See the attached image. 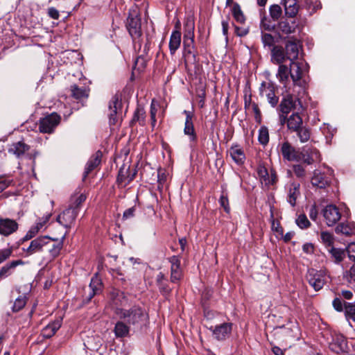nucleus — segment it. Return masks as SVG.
<instances>
[{
  "label": "nucleus",
  "instance_id": "60",
  "mask_svg": "<svg viewBox=\"0 0 355 355\" xmlns=\"http://www.w3.org/2000/svg\"><path fill=\"white\" fill-rule=\"evenodd\" d=\"M332 304H333L334 308L337 311L340 312V311H344V302H343L341 299H340L338 297L335 298L332 302Z\"/></svg>",
  "mask_w": 355,
  "mask_h": 355
},
{
  "label": "nucleus",
  "instance_id": "22",
  "mask_svg": "<svg viewBox=\"0 0 355 355\" xmlns=\"http://www.w3.org/2000/svg\"><path fill=\"white\" fill-rule=\"evenodd\" d=\"M330 183L331 179L327 174L318 169H315L313 171V176L311 178V184L313 187L320 189H324L329 186Z\"/></svg>",
  "mask_w": 355,
  "mask_h": 355
},
{
  "label": "nucleus",
  "instance_id": "57",
  "mask_svg": "<svg viewBox=\"0 0 355 355\" xmlns=\"http://www.w3.org/2000/svg\"><path fill=\"white\" fill-rule=\"evenodd\" d=\"M130 171V167L128 168H125V167L121 168L119 171V175L117 177V182L119 183H122L123 182H127V174Z\"/></svg>",
  "mask_w": 355,
  "mask_h": 355
},
{
  "label": "nucleus",
  "instance_id": "31",
  "mask_svg": "<svg viewBox=\"0 0 355 355\" xmlns=\"http://www.w3.org/2000/svg\"><path fill=\"white\" fill-rule=\"evenodd\" d=\"M282 4L284 8L285 15L288 18H294L297 14L299 6L297 0H282Z\"/></svg>",
  "mask_w": 355,
  "mask_h": 355
},
{
  "label": "nucleus",
  "instance_id": "46",
  "mask_svg": "<svg viewBox=\"0 0 355 355\" xmlns=\"http://www.w3.org/2000/svg\"><path fill=\"white\" fill-rule=\"evenodd\" d=\"M344 312L347 320L355 322V304L344 302Z\"/></svg>",
  "mask_w": 355,
  "mask_h": 355
},
{
  "label": "nucleus",
  "instance_id": "35",
  "mask_svg": "<svg viewBox=\"0 0 355 355\" xmlns=\"http://www.w3.org/2000/svg\"><path fill=\"white\" fill-rule=\"evenodd\" d=\"M130 325L124 320L118 321L114 326V332L116 338H124L129 335Z\"/></svg>",
  "mask_w": 355,
  "mask_h": 355
},
{
  "label": "nucleus",
  "instance_id": "10",
  "mask_svg": "<svg viewBox=\"0 0 355 355\" xmlns=\"http://www.w3.org/2000/svg\"><path fill=\"white\" fill-rule=\"evenodd\" d=\"M298 29L299 24L293 18L282 19L277 26V33L280 37L295 33Z\"/></svg>",
  "mask_w": 355,
  "mask_h": 355
},
{
  "label": "nucleus",
  "instance_id": "33",
  "mask_svg": "<svg viewBox=\"0 0 355 355\" xmlns=\"http://www.w3.org/2000/svg\"><path fill=\"white\" fill-rule=\"evenodd\" d=\"M102 282L99 277L95 276L92 278L89 284L90 291L86 297L87 302H89L96 294H98L102 291Z\"/></svg>",
  "mask_w": 355,
  "mask_h": 355
},
{
  "label": "nucleus",
  "instance_id": "32",
  "mask_svg": "<svg viewBox=\"0 0 355 355\" xmlns=\"http://www.w3.org/2000/svg\"><path fill=\"white\" fill-rule=\"evenodd\" d=\"M63 239H53L50 238V244L46 245V248L49 250V255L52 259H55L59 256L61 250L63 248Z\"/></svg>",
  "mask_w": 355,
  "mask_h": 355
},
{
  "label": "nucleus",
  "instance_id": "25",
  "mask_svg": "<svg viewBox=\"0 0 355 355\" xmlns=\"http://www.w3.org/2000/svg\"><path fill=\"white\" fill-rule=\"evenodd\" d=\"M24 262L21 259L13 260L8 262L0 268V280L6 279L11 275L15 268L19 266L24 265Z\"/></svg>",
  "mask_w": 355,
  "mask_h": 355
},
{
  "label": "nucleus",
  "instance_id": "29",
  "mask_svg": "<svg viewBox=\"0 0 355 355\" xmlns=\"http://www.w3.org/2000/svg\"><path fill=\"white\" fill-rule=\"evenodd\" d=\"M155 282L160 293L164 296L168 295L171 292V288L168 284V279L165 275L159 272L155 277Z\"/></svg>",
  "mask_w": 355,
  "mask_h": 355
},
{
  "label": "nucleus",
  "instance_id": "38",
  "mask_svg": "<svg viewBox=\"0 0 355 355\" xmlns=\"http://www.w3.org/2000/svg\"><path fill=\"white\" fill-rule=\"evenodd\" d=\"M86 198L87 197L84 193L74 194L71 196L69 208H73L78 213L81 205L85 201Z\"/></svg>",
  "mask_w": 355,
  "mask_h": 355
},
{
  "label": "nucleus",
  "instance_id": "53",
  "mask_svg": "<svg viewBox=\"0 0 355 355\" xmlns=\"http://www.w3.org/2000/svg\"><path fill=\"white\" fill-rule=\"evenodd\" d=\"M260 26L266 31H272L275 27V24L272 19H270L267 17L263 16L261 19Z\"/></svg>",
  "mask_w": 355,
  "mask_h": 355
},
{
  "label": "nucleus",
  "instance_id": "5",
  "mask_svg": "<svg viewBox=\"0 0 355 355\" xmlns=\"http://www.w3.org/2000/svg\"><path fill=\"white\" fill-rule=\"evenodd\" d=\"M126 27L134 40L141 36V18L137 7L135 6L130 10Z\"/></svg>",
  "mask_w": 355,
  "mask_h": 355
},
{
  "label": "nucleus",
  "instance_id": "1",
  "mask_svg": "<svg viewBox=\"0 0 355 355\" xmlns=\"http://www.w3.org/2000/svg\"><path fill=\"white\" fill-rule=\"evenodd\" d=\"M276 76L279 83L284 85L285 89L288 87H291L288 85L289 77H291L293 82V88L297 87V94L300 95V94H305L308 86V82L304 76V73L299 62H291L290 68L283 64H279Z\"/></svg>",
  "mask_w": 355,
  "mask_h": 355
},
{
  "label": "nucleus",
  "instance_id": "45",
  "mask_svg": "<svg viewBox=\"0 0 355 355\" xmlns=\"http://www.w3.org/2000/svg\"><path fill=\"white\" fill-rule=\"evenodd\" d=\"M72 96L76 99H81L88 96V90L85 87H79L76 85L71 86Z\"/></svg>",
  "mask_w": 355,
  "mask_h": 355
},
{
  "label": "nucleus",
  "instance_id": "6",
  "mask_svg": "<svg viewBox=\"0 0 355 355\" xmlns=\"http://www.w3.org/2000/svg\"><path fill=\"white\" fill-rule=\"evenodd\" d=\"M122 107L121 98L117 94L113 96L108 105L107 116L110 125H114L118 123L121 117Z\"/></svg>",
  "mask_w": 355,
  "mask_h": 355
},
{
  "label": "nucleus",
  "instance_id": "28",
  "mask_svg": "<svg viewBox=\"0 0 355 355\" xmlns=\"http://www.w3.org/2000/svg\"><path fill=\"white\" fill-rule=\"evenodd\" d=\"M230 157L237 165H242L245 161V155L243 148L238 144L233 145L229 150Z\"/></svg>",
  "mask_w": 355,
  "mask_h": 355
},
{
  "label": "nucleus",
  "instance_id": "63",
  "mask_svg": "<svg viewBox=\"0 0 355 355\" xmlns=\"http://www.w3.org/2000/svg\"><path fill=\"white\" fill-rule=\"evenodd\" d=\"M278 114V121L279 123L281 126L284 125L285 124H288V114H282L281 112H277Z\"/></svg>",
  "mask_w": 355,
  "mask_h": 355
},
{
  "label": "nucleus",
  "instance_id": "27",
  "mask_svg": "<svg viewBox=\"0 0 355 355\" xmlns=\"http://www.w3.org/2000/svg\"><path fill=\"white\" fill-rule=\"evenodd\" d=\"M300 183L295 182H291L288 185L287 201L292 207H294L296 205V200L300 196Z\"/></svg>",
  "mask_w": 355,
  "mask_h": 355
},
{
  "label": "nucleus",
  "instance_id": "56",
  "mask_svg": "<svg viewBox=\"0 0 355 355\" xmlns=\"http://www.w3.org/2000/svg\"><path fill=\"white\" fill-rule=\"evenodd\" d=\"M293 170L295 175L298 178H304L306 176V170L301 164H295L293 166Z\"/></svg>",
  "mask_w": 355,
  "mask_h": 355
},
{
  "label": "nucleus",
  "instance_id": "36",
  "mask_svg": "<svg viewBox=\"0 0 355 355\" xmlns=\"http://www.w3.org/2000/svg\"><path fill=\"white\" fill-rule=\"evenodd\" d=\"M62 322L60 320H57L46 325L42 331L44 338H49L52 337L56 331L60 328Z\"/></svg>",
  "mask_w": 355,
  "mask_h": 355
},
{
  "label": "nucleus",
  "instance_id": "4",
  "mask_svg": "<svg viewBox=\"0 0 355 355\" xmlns=\"http://www.w3.org/2000/svg\"><path fill=\"white\" fill-rule=\"evenodd\" d=\"M295 88L288 87L285 89V94L283 96L280 103L277 107V112L282 114H289L293 110L296 108L297 103L302 107L301 98L302 94L297 93Z\"/></svg>",
  "mask_w": 355,
  "mask_h": 355
},
{
  "label": "nucleus",
  "instance_id": "47",
  "mask_svg": "<svg viewBox=\"0 0 355 355\" xmlns=\"http://www.w3.org/2000/svg\"><path fill=\"white\" fill-rule=\"evenodd\" d=\"M261 42L264 48H267L270 51L275 45V37L270 33H261Z\"/></svg>",
  "mask_w": 355,
  "mask_h": 355
},
{
  "label": "nucleus",
  "instance_id": "55",
  "mask_svg": "<svg viewBox=\"0 0 355 355\" xmlns=\"http://www.w3.org/2000/svg\"><path fill=\"white\" fill-rule=\"evenodd\" d=\"M12 252V247L0 250V264L9 259Z\"/></svg>",
  "mask_w": 355,
  "mask_h": 355
},
{
  "label": "nucleus",
  "instance_id": "49",
  "mask_svg": "<svg viewBox=\"0 0 355 355\" xmlns=\"http://www.w3.org/2000/svg\"><path fill=\"white\" fill-rule=\"evenodd\" d=\"M269 13L273 21H278L282 15V9L278 4H272L269 8Z\"/></svg>",
  "mask_w": 355,
  "mask_h": 355
},
{
  "label": "nucleus",
  "instance_id": "64",
  "mask_svg": "<svg viewBox=\"0 0 355 355\" xmlns=\"http://www.w3.org/2000/svg\"><path fill=\"white\" fill-rule=\"evenodd\" d=\"M347 279L349 282H355V263L347 272Z\"/></svg>",
  "mask_w": 355,
  "mask_h": 355
},
{
  "label": "nucleus",
  "instance_id": "58",
  "mask_svg": "<svg viewBox=\"0 0 355 355\" xmlns=\"http://www.w3.org/2000/svg\"><path fill=\"white\" fill-rule=\"evenodd\" d=\"M219 202L220 206L224 209L226 213H229L230 211V207L229 205V200L227 195H224L223 193L220 196Z\"/></svg>",
  "mask_w": 355,
  "mask_h": 355
},
{
  "label": "nucleus",
  "instance_id": "12",
  "mask_svg": "<svg viewBox=\"0 0 355 355\" xmlns=\"http://www.w3.org/2000/svg\"><path fill=\"white\" fill-rule=\"evenodd\" d=\"M257 173L261 184H264L267 187L275 184L277 182V176L275 170L270 169L269 172L263 164H259L258 166Z\"/></svg>",
  "mask_w": 355,
  "mask_h": 355
},
{
  "label": "nucleus",
  "instance_id": "26",
  "mask_svg": "<svg viewBox=\"0 0 355 355\" xmlns=\"http://www.w3.org/2000/svg\"><path fill=\"white\" fill-rule=\"evenodd\" d=\"M271 60L276 64H283L287 59L286 50L280 45H276L270 51Z\"/></svg>",
  "mask_w": 355,
  "mask_h": 355
},
{
  "label": "nucleus",
  "instance_id": "39",
  "mask_svg": "<svg viewBox=\"0 0 355 355\" xmlns=\"http://www.w3.org/2000/svg\"><path fill=\"white\" fill-rule=\"evenodd\" d=\"M112 299L114 304L116 306V309L121 308L120 306H125L128 304V299L124 293L120 291H113Z\"/></svg>",
  "mask_w": 355,
  "mask_h": 355
},
{
  "label": "nucleus",
  "instance_id": "59",
  "mask_svg": "<svg viewBox=\"0 0 355 355\" xmlns=\"http://www.w3.org/2000/svg\"><path fill=\"white\" fill-rule=\"evenodd\" d=\"M349 259L355 262V243H351L346 248Z\"/></svg>",
  "mask_w": 355,
  "mask_h": 355
},
{
  "label": "nucleus",
  "instance_id": "13",
  "mask_svg": "<svg viewBox=\"0 0 355 355\" xmlns=\"http://www.w3.org/2000/svg\"><path fill=\"white\" fill-rule=\"evenodd\" d=\"M301 160L304 163L311 165L315 162L320 160V152L317 148L313 146H304L299 154Z\"/></svg>",
  "mask_w": 355,
  "mask_h": 355
},
{
  "label": "nucleus",
  "instance_id": "9",
  "mask_svg": "<svg viewBox=\"0 0 355 355\" xmlns=\"http://www.w3.org/2000/svg\"><path fill=\"white\" fill-rule=\"evenodd\" d=\"M49 244V236H39L32 240L30 243L29 246L27 248H23V250L24 252H26V256H31L34 254L42 252L46 248V245Z\"/></svg>",
  "mask_w": 355,
  "mask_h": 355
},
{
  "label": "nucleus",
  "instance_id": "18",
  "mask_svg": "<svg viewBox=\"0 0 355 355\" xmlns=\"http://www.w3.org/2000/svg\"><path fill=\"white\" fill-rule=\"evenodd\" d=\"M78 213L73 208H67L57 218V221L66 228H70L74 223Z\"/></svg>",
  "mask_w": 355,
  "mask_h": 355
},
{
  "label": "nucleus",
  "instance_id": "2",
  "mask_svg": "<svg viewBox=\"0 0 355 355\" xmlns=\"http://www.w3.org/2000/svg\"><path fill=\"white\" fill-rule=\"evenodd\" d=\"M114 313L120 320L136 327H141L149 320L148 311L139 305H134L128 309L116 308Z\"/></svg>",
  "mask_w": 355,
  "mask_h": 355
},
{
  "label": "nucleus",
  "instance_id": "43",
  "mask_svg": "<svg viewBox=\"0 0 355 355\" xmlns=\"http://www.w3.org/2000/svg\"><path fill=\"white\" fill-rule=\"evenodd\" d=\"M232 13L236 22L241 24L245 22V17L238 3H234L233 4Z\"/></svg>",
  "mask_w": 355,
  "mask_h": 355
},
{
  "label": "nucleus",
  "instance_id": "54",
  "mask_svg": "<svg viewBox=\"0 0 355 355\" xmlns=\"http://www.w3.org/2000/svg\"><path fill=\"white\" fill-rule=\"evenodd\" d=\"M146 66V60L142 56H139L137 58L135 64L133 67V70H137L140 72L142 71Z\"/></svg>",
  "mask_w": 355,
  "mask_h": 355
},
{
  "label": "nucleus",
  "instance_id": "20",
  "mask_svg": "<svg viewBox=\"0 0 355 355\" xmlns=\"http://www.w3.org/2000/svg\"><path fill=\"white\" fill-rule=\"evenodd\" d=\"M183 114L186 116L184 133L189 137L190 141L195 142L197 140V135L193 121V114L188 110H184Z\"/></svg>",
  "mask_w": 355,
  "mask_h": 355
},
{
  "label": "nucleus",
  "instance_id": "34",
  "mask_svg": "<svg viewBox=\"0 0 355 355\" xmlns=\"http://www.w3.org/2000/svg\"><path fill=\"white\" fill-rule=\"evenodd\" d=\"M181 44V33L178 31H173L169 40V51L171 55H174L180 48Z\"/></svg>",
  "mask_w": 355,
  "mask_h": 355
},
{
  "label": "nucleus",
  "instance_id": "61",
  "mask_svg": "<svg viewBox=\"0 0 355 355\" xmlns=\"http://www.w3.org/2000/svg\"><path fill=\"white\" fill-rule=\"evenodd\" d=\"M50 217H51V215H46V216H44L43 218H40L34 226L35 227H37L38 230L40 231L41 229H42L44 227V226L46 225V223L49 221Z\"/></svg>",
  "mask_w": 355,
  "mask_h": 355
},
{
  "label": "nucleus",
  "instance_id": "8",
  "mask_svg": "<svg viewBox=\"0 0 355 355\" xmlns=\"http://www.w3.org/2000/svg\"><path fill=\"white\" fill-rule=\"evenodd\" d=\"M61 117L55 112H53L40 119L39 130L42 133H52L58 125Z\"/></svg>",
  "mask_w": 355,
  "mask_h": 355
},
{
  "label": "nucleus",
  "instance_id": "23",
  "mask_svg": "<svg viewBox=\"0 0 355 355\" xmlns=\"http://www.w3.org/2000/svg\"><path fill=\"white\" fill-rule=\"evenodd\" d=\"M102 155V152L101 150H98L93 155L91 156V157L87 162L85 168L83 177V180H85L87 178V175L101 164Z\"/></svg>",
  "mask_w": 355,
  "mask_h": 355
},
{
  "label": "nucleus",
  "instance_id": "48",
  "mask_svg": "<svg viewBox=\"0 0 355 355\" xmlns=\"http://www.w3.org/2000/svg\"><path fill=\"white\" fill-rule=\"evenodd\" d=\"M295 223L297 227L302 230H306L310 227L311 225V222L304 214H300L297 216Z\"/></svg>",
  "mask_w": 355,
  "mask_h": 355
},
{
  "label": "nucleus",
  "instance_id": "7",
  "mask_svg": "<svg viewBox=\"0 0 355 355\" xmlns=\"http://www.w3.org/2000/svg\"><path fill=\"white\" fill-rule=\"evenodd\" d=\"M306 279L315 291H320L327 283L328 276L324 270H317L311 268L308 270Z\"/></svg>",
  "mask_w": 355,
  "mask_h": 355
},
{
  "label": "nucleus",
  "instance_id": "19",
  "mask_svg": "<svg viewBox=\"0 0 355 355\" xmlns=\"http://www.w3.org/2000/svg\"><path fill=\"white\" fill-rule=\"evenodd\" d=\"M168 261L171 263V282L177 283L182 277L180 258L178 256H172L168 258Z\"/></svg>",
  "mask_w": 355,
  "mask_h": 355
},
{
  "label": "nucleus",
  "instance_id": "24",
  "mask_svg": "<svg viewBox=\"0 0 355 355\" xmlns=\"http://www.w3.org/2000/svg\"><path fill=\"white\" fill-rule=\"evenodd\" d=\"M281 152L283 157L288 161H297L301 160L299 153L289 144L288 142H284L282 145Z\"/></svg>",
  "mask_w": 355,
  "mask_h": 355
},
{
  "label": "nucleus",
  "instance_id": "14",
  "mask_svg": "<svg viewBox=\"0 0 355 355\" xmlns=\"http://www.w3.org/2000/svg\"><path fill=\"white\" fill-rule=\"evenodd\" d=\"M19 229L18 223L12 218L0 217V235L8 237Z\"/></svg>",
  "mask_w": 355,
  "mask_h": 355
},
{
  "label": "nucleus",
  "instance_id": "52",
  "mask_svg": "<svg viewBox=\"0 0 355 355\" xmlns=\"http://www.w3.org/2000/svg\"><path fill=\"white\" fill-rule=\"evenodd\" d=\"M321 240L322 243L329 248H331V247H333L334 242V238L332 234L328 232H321Z\"/></svg>",
  "mask_w": 355,
  "mask_h": 355
},
{
  "label": "nucleus",
  "instance_id": "42",
  "mask_svg": "<svg viewBox=\"0 0 355 355\" xmlns=\"http://www.w3.org/2000/svg\"><path fill=\"white\" fill-rule=\"evenodd\" d=\"M301 143L307 142L311 137V129L307 125H303L298 128L297 131H294Z\"/></svg>",
  "mask_w": 355,
  "mask_h": 355
},
{
  "label": "nucleus",
  "instance_id": "21",
  "mask_svg": "<svg viewBox=\"0 0 355 355\" xmlns=\"http://www.w3.org/2000/svg\"><path fill=\"white\" fill-rule=\"evenodd\" d=\"M300 47V41L295 38L288 40L286 42V53L287 59L291 60V62H295V60L297 59Z\"/></svg>",
  "mask_w": 355,
  "mask_h": 355
},
{
  "label": "nucleus",
  "instance_id": "51",
  "mask_svg": "<svg viewBox=\"0 0 355 355\" xmlns=\"http://www.w3.org/2000/svg\"><path fill=\"white\" fill-rule=\"evenodd\" d=\"M27 302V298L24 295L19 296L14 302L12 310L13 312H18L21 310Z\"/></svg>",
  "mask_w": 355,
  "mask_h": 355
},
{
  "label": "nucleus",
  "instance_id": "37",
  "mask_svg": "<svg viewBox=\"0 0 355 355\" xmlns=\"http://www.w3.org/2000/svg\"><path fill=\"white\" fill-rule=\"evenodd\" d=\"M335 231L337 234H342L347 236L353 234L355 233V223H341L336 227Z\"/></svg>",
  "mask_w": 355,
  "mask_h": 355
},
{
  "label": "nucleus",
  "instance_id": "3",
  "mask_svg": "<svg viewBox=\"0 0 355 355\" xmlns=\"http://www.w3.org/2000/svg\"><path fill=\"white\" fill-rule=\"evenodd\" d=\"M195 22L192 17H187L184 24L183 49L185 59L192 57L193 62L196 60L197 52L194 44Z\"/></svg>",
  "mask_w": 355,
  "mask_h": 355
},
{
  "label": "nucleus",
  "instance_id": "30",
  "mask_svg": "<svg viewBox=\"0 0 355 355\" xmlns=\"http://www.w3.org/2000/svg\"><path fill=\"white\" fill-rule=\"evenodd\" d=\"M304 125L303 119L298 112H293L288 116L287 129L291 132L297 131Z\"/></svg>",
  "mask_w": 355,
  "mask_h": 355
},
{
  "label": "nucleus",
  "instance_id": "41",
  "mask_svg": "<svg viewBox=\"0 0 355 355\" xmlns=\"http://www.w3.org/2000/svg\"><path fill=\"white\" fill-rule=\"evenodd\" d=\"M328 252L331 254V257L334 259V262L336 263H340L346 256V250L341 248H336L331 247V248L327 249Z\"/></svg>",
  "mask_w": 355,
  "mask_h": 355
},
{
  "label": "nucleus",
  "instance_id": "11",
  "mask_svg": "<svg viewBox=\"0 0 355 355\" xmlns=\"http://www.w3.org/2000/svg\"><path fill=\"white\" fill-rule=\"evenodd\" d=\"M209 329L212 332L214 339L223 341L230 337L232 330V323L224 322L223 324L211 327Z\"/></svg>",
  "mask_w": 355,
  "mask_h": 355
},
{
  "label": "nucleus",
  "instance_id": "44",
  "mask_svg": "<svg viewBox=\"0 0 355 355\" xmlns=\"http://www.w3.org/2000/svg\"><path fill=\"white\" fill-rule=\"evenodd\" d=\"M146 112L143 108L137 107L135 111L133 117L130 121L131 125L138 122L141 125L145 124Z\"/></svg>",
  "mask_w": 355,
  "mask_h": 355
},
{
  "label": "nucleus",
  "instance_id": "16",
  "mask_svg": "<svg viewBox=\"0 0 355 355\" xmlns=\"http://www.w3.org/2000/svg\"><path fill=\"white\" fill-rule=\"evenodd\" d=\"M275 85L272 83L266 84L265 82L261 83L260 87L261 94L265 93L268 103L272 107L277 106L279 103V97L275 94Z\"/></svg>",
  "mask_w": 355,
  "mask_h": 355
},
{
  "label": "nucleus",
  "instance_id": "40",
  "mask_svg": "<svg viewBox=\"0 0 355 355\" xmlns=\"http://www.w3.org/2000/svg\"><path fill=\"white\" fill-rule=\"evenodd\" d=\"M29 150V146L24 142L19 141L13 144L9 149V152L13 153L19 157L23 155L25 152Z\"/></svg>",
  "mask_w": 355,
  "mask_h": 355
},
{
  "label": "nucleus",
  "instance_id": "50",
  "mask_svg": "<svg viewBox=\"0 0 355 355\" xmlns=\"http://www.w3.org/2000/svg\"><path fill=\"white\" fill-rule=\"evenodd\" d=\"M258 141L262 145H266L269 141V132L266 126L262 125L259 130Z\"/></svg>",
  "mask_w": 355,
  "mask_h": 355
},
{
  "label": "nucleus",
  "instance_id": "62",
  "mask_svg": "<svg viewBox=\"0 0 355 355\" xmlns=\"http://www.w3.org/2000/svg\"><path fill=\"white\" fill-rule=\"evenodd\" d=\"M252 110L254 113V118H255L256 121L258 123H261V111H260L258 105L256 103H254L252 105Z\"/></svg>",
  "mask_w": 355,
  "mask_h": 355
},
{
  "label": "nucleus",
  "instance_id": "15",
  "mask_svg": "<svg viewBox=\"0 0 355 355\" xmlns=\"http://www.w3.org/2000/svg\"><path fill=\"white\" fill-rule=\"evenodd\" d=\"M322 215L328 226L335 225L340 218L341 214L336 205H327L322 210Z\"/></svg>",
  "mask_w": 355,
  "mask_h": 355
},
{
  "label": "nucleus",
  "instance_id": "17",
  "mask_svg": "<svg viewBox=\"0 0 355 355\" xmlns=\"http://www.w3.org/2000/svg\"><path fill=\"white\" fill-rule=\"evenodd\" d=\"M329 349L336 354L346 352L347 348V340L341 334H334L329 343Z\"/></svg>",
  "mask_w": 355,
  "mask_h": 355
}]
</instances>
